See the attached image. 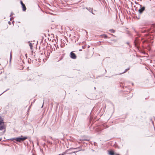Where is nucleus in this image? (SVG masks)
I'll return each mask as SVG.
<instances>
[{"instance_id": "obj_1", "label": "nucleus", "mask_w": 155, "mask_h": 155, "mask_svg": "<svg viewBox=\"0 0 155 155\" xmlns=\"http://www.w3.org/2000/svg\"><path fill=\"white\" fill-rule=\"evenodd\" d=\"M28 137H23V136L21 135V137L11 138L9 140L12 141L15 140L17 142H21V141H24Z\"/></svg>"}, {"instance_id": "obj_2", "label": "nucleus", "mask_w": 155, "mask_h": 155, "mask_svg": "<svg viewBox=\"0 0 155 155\" xmlns=\"http://www.w3.org/2000/svg\"><path fill=\"white\" fill-rule=\"evenodd\" d=\"M5 129V127L4 125L3 120L0 116V130H2Z\"/></svg>"}, {"instance_id": "obj_3", "label": "nucleus", "mask_w": 155, "mask_h": 155, "mask_svg": "<svg viewBox=\"0 0 155 155\" xmlns=\"http://www.w3.org/2000/svg\"><path fill=\"white\" fill-rule=\"evenodd\" d=\"M108 126L107 125H105L104 124H103L100 125L97 128L96 130L97 131H100L104 129V128H107Z\"/></svg>"}, {"instance_id": "obj_4", "label": "nucleus", "mask_w": 155, "mask_h": 155, "mask_svg": "<svg viewBox=\"0 0 155 155\" xmlns=\"http://www.w3.org/2000/svg\"><path fill=\"white\" fill-rule=\"evenodd\" d=\"M140 8L139 9L138 12L140 14H141L145 10V8L144 6H143L142 5H140Z\"/></svg>"}, {"instance_id": "obj_5", "label": "nucleus", "mask_w": 155, "mask_h": 155, "mask_svg": "<svg viewBox=\"0 0 155 155\" xmlns=\"http://www.w3.org/2000/svg\"><path fill=\"white\" fill-rule=\"evenodd\" d=\"M70 57L71 58L74 59H76L77 58L76 54L73 51L71 52L70 53Z\"/></svg>"}, {"instance_id": "obj_6", "label": "nucleus", "mask_w": 155, "mask_h": 155, "mask_svg": "<svg viewBox=\"0 0 155 155\" xmlns=\"http://www.w3.org/2000/svg\"><path fill=\"white\" fill-rule=\"evenodd\" d=\"M108 154L109 155H115L116 153L114 151L112 150H110L108 151Z\"/></svg>"}, {"instance_id": "obj_7", "label": "nucleus", "mask_w": 155, "mask_h": 155, "mask_svg": "<svg viewBox=\"0 0 155 155\" xmlns=\"http://www.w3.org/2000/svg\"><path fill=\"white\" fill-rule=\"evenodd\" d=\"M71 150V149H68L66 150L64 152H63V154L64 155L66 154L67 153H75V152H73L72 153H68V152Z\"/></svg>"}, {"instance_id": "obj_8", "label": "nucleus", "mask_w": 155, "mask_h": 155, "mask_svg": "<svg viewBox=\"0 0 155 155\" xmlns=\"http://www.w3.org/2000/svg\"><path fill=\"white\" fill-rule=\"evenodd\" d=\"M86 9L87 10H88L90 12H91L93 14H94V15L95 14L92 11L93 9L92 8H86Z\"/></svg>"}, {"instance_id": "obj_9", "label": "nucleus", "mask_w": 155, "mask_h": 155, "mask_svg": "<svg viewBox=\"0 0 155 155\" xmlns=\"http://www.w3.org/2000/svg\"><path fill=\"white\" fill-rule=\"evenodd\" d=\"M134 44L136 45H138L139 43V41L137 40V38L136 37V39L134 41Z\"/></svg>"}, {"instance_id": "obj_10", "label": "nucleus", "mask_w": 155, "mask_h": 155, "mask_svg": "<svg viewBox=\"0 0 155 155\" xmlns=\"http://www.w3.org/2000/svg\"><path fill=\"white\" fill-rule=\"evenodd\" d=\"M22 7V10L24 11H25L26 10V7L25 5L24 4L23 5H21Z\"/></svg>"}, {"instance_id": "obj_11", "label": "nucleus", "mask_w": 155, "mask_h": 155, "mask_svg": "<svg viewBox=\"0 0 155 155\" xmlns=\"http://www.w3.org/2000/svg\"><path fill=\"white\" fill-rule=\"evenodd\" d=\"M28 43L29 44V45L30 47V48L31 49H33V46L32 43H31L30 41H28Z\"/></svg>"}, {"instance_id": "obj_12", "label": "nucleus", "mask_w": 155, "mask_h": 155, "mask_svg": "<svg viewBox=\"0 0 155 155\" xmlns=\"http://www.w3.org/2000/svg\"><path fill=\"white\" fill-rule=\"evenodd\" d=\"M73 149H79V150H78V151H81V150H82L83 151H84V149H81V147H78L76 148H73Z\"/></svg>"}, {"instance_id": "obj_13", "label": "nucleus", "mask_w": 155, "mask_h": 155, "mask_svg": "<svg viewBox=\"0 0 155 155\" xmlns=\"http://www.w3.org/2000/svg\"><path fill=\"white\" fill-rule=\"evenodd\" d=\"M90 140L89 139H85L84 138H83L82 139H80V140L81 141V142H82L83 141H84V140H85L86 141H88Z\"/></svg>"}, {"instance_id": "obj_14", "label": "nucleus", "mask_w": 155, "mask_h": 155, "mask_svg": "<svg viewBox=\"0 0 155 155\" xmlns=\"http://www.w3.org/2000/svg\"><path fill=\"white\" fill-rule=\"evenodd\" d=\"M12 51H11L10 53V62H11L12 58Z\"/></svg>"}, {"instance_id": "obj_15", "label": "nucleus", "mask_w": 155, "mask_h": 155, "mask_svg": "<svg viewBox=\"0 0 155 155\" xmlns=\"http://www.w3.org/2000/svg\"><path fill=\"white\" fill-rule=\"evenodd\" d=\"M130 68H128L126 69L124 71L123 73H122V74H123V73H126L127 71L129 70H130Z\"/></svg>"}, {"instance_id": "obj_16", "label": "nucleus", "mask_w": 155, "mask_h": 155, "mask_svg": "<svg viewBox=\"0 0 155 155\" xmlns=\"http://www.w3.org/2000/svg\"><path fill=\"white\" fill-rule=\"evenodd\" d=\"M115 30H109V31L111 33H114L115 32Z\"/></svg>"}, {"instance_id": "obj_17", "label": "nucleus", "mask_w": 155, "mask_h": 155, "mask_svg": "<svg viewBox=\"0 0 155 155\" xmlns=\"http://www.w3.org/2000/svg\"><path fill=\"white\" fill-rule=\"evenodd\" d=\"M146 30H142L141 31V32L142 33H145L146 32Z\"/></svg>"}, {"instance_id": "obj_18", "label": "nucleus", "mask_w": 155, "mask_h": 155, "mask_svg": "<svg viewBox=\"0 0 155 155\" xmlns=\"http://www.w3.org/2000/svg\"><path fill=\"white\" fill-rule=\"evenodd\" d=\"M150 34L149 32H147V33L144 35H146V36H150Z\"/></svg>"}, {"instance_id": "obj_19", "label": "nucleus", "mask_w": 155, "mask_h": 155, "mask_svg": "<svg viewBox=\"0 0 155 155\" xmlns=\"http://www.w3.org/2000/svg\"><path fill=\"white\" fill-rule=\"evenodd\" d=\"M137 35L139 37H140L141 35L139 33L137 32Z\"/></svg>"}, {"instance_id": "obj_20", "label": "nucleus", "mask_w": 155, "mask_h": 155, "mask_svg": "<svg viewBox=\"0 0 155 155\" xmlns=\"http://www.w3.org/2000/svg\"><path fill=\"white\" fill-rule=\"evenodd\" d=\"M9 90L8 89H7V90H5V91H4L3 92H2L1 94H0V95H1L3 93H4L6 91H7L8 90Z\"/></svg>"}, {"instance_id": "obj_21", "label": "nucleus", "mask_w": 155, "mask_h": 155, "mask_svg": "<svg viewBox=\"0 0 155 155\" xmlns=\"http://www.w3.org/2000/svg\"><path fill=\"white\" fill-rule=\"evenodd\" d=\"M20 3L21 4V5H23L24 4L23 3L22 1H20Z\"/></svg>"}, {"instance_id": "obj_22", "label": "nucleus", "mask_w": 155, "mask_h": 155, "mask_svg": "<svg viewBox=\"0 0 155 155\" xmlns=\"http://www.w3.org/2000/svg\"><path fill=\"white\" fill-rule=\"evenodd\" d=\"M20 3L21 4V5H23L24 4L23 3L22 1H20Z\"/></svg>"}, {"instance_id": "obj_23", "label": "nucleus", "mask_w": 155, "mask_h": 155, "mask_svg": "<svg viewBox=\"0 0 155 155\" xmlns=\"http://www.w3.org/2000/svg\"><path fill=\"white\" fill-rule=\"evenodd\" d=\"M151 27L153 28H155V24H152L151 25Z\"/></svg>"}, {"instance_id": "obj_24", "label": "nucleus", "mask_w": 155, "mask_h": 155, "mask_svg": "<svg viewBox=\"0 0 155 155\" xmlns=\"http://www.w3.org/2000/svg\"><path fill=\"white\" fill-rule=\"evenodd\" d=\"M104 38H107V36L106 35L104 34Z\"/></svg>"}, {"instance_id": "obj_25", "label": "nucleus", "mask_w": 155, "mask_h": 155, "mask_svg": "<svg viewBox=\"0 0 155 155\" xmlns=\"http://www.w3.org/2000/svg\"><path fill=\"white\" fill-rule=\"evenodd\" d=\"M47 142L49 143H50L51 144H52V143L50 141H47Z\"/></svg>"}, {"instance_id": "obj_26", "label": "nucleus", "mask_w": 155, "mask_h": 155, "mask_svg": "<svg viewBox=\"0 0 155 155\" xmlns=\"http://www.w3.org/2000/svg\"><path fill=\"white\" fill-rule=\"evenodd\" d=\"M85 46H82V48L83 49H84L85 48Z\"/></svg>"}, {"instance_id": "obj_27", "label": "nucleus", "mask_w": 155, "mask_h": 155, "mask_svg": "<svg viewBox=\"0 0 155 155\" xmlns=\"http://www.w3.org/2000/svg\"><path fill=\"white\" fill-rule=\"evenodd\" d=\"M13 13L12 12L11 13V15H10V16H11V15H13Z\"/></svg>"}, {"instance_id": "obj_28", "label": "nucleus", "mask_w": 155, "mask_h": 155, "mask_svg": "<svg viewBox=\"0 0 155 155\" xmlns=\"http://www.w3.org/2000/svg\"><path fill=\"white\" fill-rule=\"evenodd\" d=\"M115 155H120L119 154H117V153H116V154H115Z\"/></svg>"}, {"instance_id": "obj_29", "label": "nucleus", "mask_w": 155, "mask_h": 155, "mask_svg": "<svg viewBox=\"0 0 155 155\" xmlns=\"http://www.w3.org/2000/svg\"><path fill=\"white\" fill-rule=\"evenodd\" d=\"M58 38V37L57 35H56V38L57 39V38Z\"/></svg>"}, {"instance_id": "obj_30", "label": "nucleus", "mask_w": 155, "mask_h": 155, "mask_svg": "<svg viewBox=\"0 0 155 155\" xmlns=\"http://www.w3.org/2000/svg\"><path fill=\"white\" fill-rule=\"evenodd\" d=\"M127 43V44H128V45H129V42H127V43Z\"/></svg>"}, {"instance_id": "obj_31", "label": "nucleus", "mask_w": 155, "mask_h": 155, "mask_svg": "<svg viewBox=\"0 0 155 155\" xmlns=\"http://www.w3.org/2000/svg\"><path fill=\"white\" fill-rule=\"evenodd\" d=\"M25 56L26 57V58H27V54H25Z\"/></svg>"}, {"instance_id": "obj_32", "label": "nucleus", "mask_w": 155, "mask_h": 155, "mask_svg": "<svg viewBox=\"0 0 155 155\" xmlns=\"http://www.w3.org/2000/svg\"><path fill=\"white\" fill-rule=\"evenodd\" d=\"M2 140V138H0V141H1Z\"/></svg>"}, {"instance_id": "obj_33", "label": "nucleus", "mask_w": 155, "mask_h": 155, "mask_svg": "<svg viewBox=\"0 0 155 155\" xmlns=\"http://www.w3.org/2000/svg\"><path fill=\"white\" fill-rule=\"evenodd\" d=\"M51 35H53V36L54 37V34H51Z\"/></svg>"}, {"instance_id": "obj_34", "label": "nucleus", "mask_w": 155, "mask_h": 155, "mask_svg": "<svg viewBox=\"0 0 155 155\" xmlns=\"http://www.w3.org/2000/svg\"><path fill=\"white\" fill-rule=\"evenodd\" d=\"M79 51H82V49H80V50H79Z\"/></svg>"}, {"instance_id": "obj_35", "label": "nucleus", "mask_w": 155, "mask_h": 155, "mask_svg": "<svg viewBox=\"0 0 155 155\" xmlns=\"http://www.w3.org/2000/svg\"><path fill=\"white\" fill-rule=\"evenodd\" d=\"M84 31H85L86 32V33H87V31L85 30H84Z\"/></svg>"}, {"instance_id": "obj_36", "label": "nucleus", "mask_w": 155, "mask_h": 155, "mask_svg": "<svg viewBox=\"0 0 155 155\" xmlns=\"http://www.w3.org/2000/svg\"><path fill=\"white\" fill-rule=\"evenodd\" d=\"M8 23H9V24H10H10H11V23L10 22V21H9V22H8Z\"/></svg>"}, {"instance_id": "obj_37", "label": "nucleus", "mask_w": 155, "mask_h": 155, "mask_svg": "<svg viewBox=\"0 0 155 155\" xmlns=\"http://www.w3.org/2000/svg\"><path fill=\"white\" fill-rule=\"evenodd\" d=\"M44 35L46 37V36L45 35V34H44Z\"/></svg>"}, {"instance_id": "obj_38", "label": "nucleus", "mask_w": 155, "mask_h": 155, "mask_svg": "<svg viewBox=\"0 0 155 155\" xmlns=\"http://www.w3.org/2000/svg\"><path fill=\"white\" fill-rule=\"evenodd\" d=\"M50 138H51V139H52V137H50Z\"/></svg>"}, {"instance_id": "obj_39", "label": "nucleus", "mask_w": 155, "mask_h": 155, "mask_svg": "<svg viewBox=\"0 0 155 155\" xmlns=\"http://www.w3.org/2000/svg\"><path fill=\"white\" fill-rule=\"evenodd\" d=\"M83 143L84 144V143H85V142H83Z\"/></svg>"}, {"instance_id": "obj_40", "label": "nucleus", "mask_w": 155, "mask_h": 155, "mask_svg": "<svg viewBox=\"0 0 155 155\" xmlns=\"http://www.w3.org/2000/svg\"><path fill=\"white\" fill-rule=\"evenodd\" d=\"M12 18H10V20H11V19Z\"/></svg>"}, {"instance_id": "obj_41", "label": "nucleus", "mask_w": 155, "mask_h": 155, "mask_svg": "<svg viewBox=\"0 0 155 155\" xmlns=\"http://www.w3.org/2000/svg\"><path fill=\"white\" fill-rule=\"evenodd\" d=\"M94 88L95 89H96V87H94Z\"/></svg>"}, {"instance_id": "obj_42", "label": "nucleus", "mask_w": 155, "mask_h": 155, "mask_svg": "<svg viewBox=\"0 0 155 155\" xmlns=\"http://www.w3.org/2000/svg\"><path fill=\"white\" fill-rule=\"evenodd\" d=\"M43 106V105H42V107H42Z\"/></svg>"}, {"instance_id": "obj_43", "label": "nucleus", "mask_w": 155, "mask_h": 155, "mask_svg": "<svg viewBox=\"0 0 155 155\" xmlns=\"http://www.w3.org/2000/svg\"><path fill=\"white\" fill-rule=\"evenodd\" d=\"M14 22V21H13L12 22V23H13Z\"/></svg>"}, {"instance_id": "obj_44", "label": "nucleus", "mask_w": 155, "mask_h": 155, "mask_svg": "<svg viewBox=\"0 0 155 155\" xmlns=\"http://www.w3.org/2000/svg\"><path fill=\"white\" fill-rule=\"evenodd\" d=\"M89 46H88V48H89Z\"/></svg>"}]
</instances>
